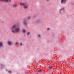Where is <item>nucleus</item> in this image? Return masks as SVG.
I'll use <instances>...</instances> for the list:
<instances>
[{
    "instance_id": "1",
    "label": "nucleus",
    "mask_w": 74,
    "mask_h": 74,
    "mask_svg": "<svg viewBox=\"0 0 74 74\" xmlns=\"http://www.w3.org/2000/svg\"><path fill=\"white\" fill-rule=\"evenodd\" d=\"M11 32L12 33H19L20 32V28L19 27V25L18 24V25H13L12 27H11Z\"/></svg>"
},
{
    "instance_id": "2",
    "label": "nucleus",
    "mask_w": 74,
    "mask_h": 74,
    "mask_svg": "<svg viewBox=\"0 0 74 74\" xmlns=\"http://www.w3.org/2000/svg\"><path fill=\"white\" fill-rule=\"evenodd\" d=\"M40 20L38 19H36L35 21L36 23H40Z\"/></svg>"
},
{
    "instance_id": "3",
    "label": "nucleus",
    "mask_w": 74,
    "mask_h": 74,
    "mask_svg": "<svg viewBox=\"0 0 74 74\" xmlns=\"http://www.w3.org/2000/svg\"><path fill=\"white\" fill-rule=\"evenodd\" d=\"M26 19H25L23 20V25H26Z\"/></svg>"
},
{
    "instance_id": "4",
    "label": "nucleus",
    "mask_w": 74,
    "mask_h": 74,
    "mask_svg": "<svg viewBox=\"0 0 74 74\" xmlns=\"http://www.w3.org/2000/svg\"><path fill=\"white\" fill-rule=\"evenodd\" d=\"M7 43H8V44L9 45H12V42L10 41H8Z\"/></svg>"
},
{
    "instance_id": "5",
    "label": "nucleus",
    "mask_w": 74,
    "mask_h": 74,
    "mask_svg": "<svg viewBox=\"0 0 74 74\" xmlns=\"http://www.w3.org/2000/svg\"><path fill=\"white\" fill-rule=\"evenodd\" d=\"M25 4L26 3L25 2H23L20 4V5H22V6H24L25 5Z\"/></svg>"
},
{
    "instance_id": "6",
    "label": "nucleus",
    "mask_w": 74,
    "mask_h": 74,
    "mask_svg": "<svg viewBox=\"0 0 74 74\" xmlns=\"http://www.w3.org/2000/svg\"><path fill=\"white\" fill-rule=\"evenodd\" d=\"M66 1H67V0H61V3H65L66 2Z\"/></svg>"
},
{
    "instance_id": "7",
    "label": "nucleus",
    "mask_w": 74,
    "mask_h": 74,
    "mask_svg": "<svg viewBox=\"0 0 74 74\" xmlns=\"http://www.w3.org/2000/svg\"><path fill=\"white\" fill-rule=\"evenodd\" d=\"M24 8L25 9H26V8H27V7H28V6L25 4V5L23 6Z\"/></svg>"
},
{
    "instance_id": "8",
    "label": "nucleus",
    "mask_w": 74,
    "mask_h": 74,
    "mask_svg": "<svg viewBox=\"0 0 74 74\" xmlns=\"http://www.w3.org/2000/svg\"><path fill=\"white\" fill-rule=\"evenodd\" d=\"M12 6L13 7H14V8H16V7H17V5L16 4H14Z\"/></svg>"
},
{
    "instance_id": "9",
    "label": "nucleus",
    "mask_w": 74,
    "mask_h": 74,
    "mask_svg": "<svg viewBox=\"0 0 74 74\" xmlns=\"http://www.w3.org/2000/svg\"><path fill=\"white\" fill-rule=\"evenodd\" d=\"M26 30L25 29H23V32L24 33H26Z\"/></svg>"
},
{
    "instance_id": "10",
    "label": "nucleus",
    "mask_w": 74,
    "mask_h": 74,
    "mask_svg": "<svg viewBox=\"0 0 74 74\" xmlns=\"http://www.w3.org/2000/svg\"><path fill=\"white\" fill-rule=\"evenodd\" d=\"M0 47H3V43L0 42Z\"/></svg>"
},
{
    "instance_id": "11",
    "label": "nucleus",
    "mask_w": 74,
    "mask_h": 74,
    "mask_svg": "<svg viewBox=\"0 0 74 74\" xmlns=\"http://www.w3.org/2000/svg\"><path fill=\"white\" fill-rule=\"evenodd\" d=\"M49 67L50 69H51L53 68V66H49Z\"/></svg>"
},
{
    "instance_id": "12",
    "label": "nucleus",
    "mask_w": 74,
    "mask_h": 74,
    "mask_svg": "<svg viewBox=\"0 0 74 74\" xmlns=\"http://www.w3.org/2000/svg\"><path fill=\"white\" fill-rule=\"evenodd\" d=\"M27 19H28L29 20L30 19H31V17L30 16H29L27 17Z\"/></svg>"
},
{
    "instance_id": "13",
    "label": "nucleus",
    "mask_w": 74,
    "mask_h": 74,
    "mask_svg": "<svg viewBox=\"0 0 74 74\" xmlns=\"http://www.w3.org/2000/svg\"><path fill=\"white\" fill-rule=\"evenodd\" d=\"M60 10L61 11H62V10H64V8H62L61 9H60Z\"/></svg>"
},
{
    "instance_id": "14",
    "label": "nucleus",
    "mask_w": 74,
    "mask_h": 74,
    "mask_svg": "<svg viewBox=\"0 0 74 74\" xmlns=\"http://www.w3.org/2000/svg\"><path fill=\"white\" fill-rule=\"evenodd\" d=\"M41 37V35H40V34H39L38 35V38H40Z\"/></svg>"
},
{
    "instance_id": "15",
    "label": "nucleus",
    "mask_w": 74,
    "mask_h": 74,
    "mask_svg": "<svg viewBox=\"0 0 74 74\" xmlns=\"http://www.w3.org/2000/svg\"><path fill=\"white\" fill-rule=\"evenodd\" d=\"M38 71L39 73H40V71H42V70H41V69H40Z\"/></svg>"
},
{
    "instance_id": "16",
    "label": "nucleus",
    "mask_w": 74,
    "mask_h": 74,
    "mask_svg": "<svg viewBox=\"0 0 74 74\" xmlns=\"http://www.w3.org/2000/svg\"><path fill=\"white\" fill-rule=\"evenodd\" d=\"M27 35L28 36H29V35L30 34V32H27Z\"/></svg>"
},
{
    "instance_id": "17",
    "label": "nucleus",
    "mask_w": 74,
    "mask_h": 74,
    "mask_svg": "<svg viewBox=\"0 0 74 74\" xmlns=\"http://www.w3.org/2000/svg\"><path fill=\"white\" fill-rule=\"evenodd\" d=\"M8 0H5L4 1H5V2H8Z\"/></svg>"
},
{
    "instance_id": "18",
    "label": "nucleus",
    "mask_w": 74,
    "mask_h": 74,
    "mask_svg": "<svg viewBox=\"0 0 74 74\" xmlns=\"http://www.w3.org/2000/svg\"><path fill=\"white\" fill-rule=\"evenodd\" d=\"M23 44L22 42H21L20 43V45H21V46H22V45Z\"/></svg>"
},
{
    "instance_id": "19",
    "label": "nucleus",
    "mask_w": 74,
    "mask_h": 74,
    "mask_svg": "<svg viewBox=\"0 0 74 74\" xmlns=\"http://www.w3.org/2000/svg\"><path fill=\"white\" fill-rule=\"evenodd\" d=\"M8 73H12V72L11 71H8Z\"/></svg>"
},
{
    "instance_id": "20",
    "label": "nucleus",
    "mask_w": 74,
    "mask_h": 74,
    "mask_svg": "<svg viewBox=\"0 0 74 74\" xmlns=\"http://www.w3.org/2000/svg\"><path fill=\"white\" fill-rule=\"evenodd\" d=\"M11 0H9V2H11Z\"/></svg>"
},
{
    "instance_id": "21",
    "label": "nucleus",
    "mask_w": 74,
    "mask_h": 74,
    "mask_svg": "<svg viewBox=\"0 0 74 74\" xmlns=\"http://www.w3.org/2000/svg\"><path fill=\"white\" fill-rule=\"evenodd\" d=\"M0 1H5V0H0Z\"/></svg>"
},
{
    "instance_id": "22",
    "label": "nucleus",
    "mask_w": 74,
    "mask_h": 74,
    "mask_svg": "<svg viewBox=\"0 0 74 74\" xmlns=\"http://www.w3.org/2000/svg\"><path fill=\"white\" fill-rule=\"evenodd\" d=\"M47 30H49V28H47Z\"/></svg>"
},
{
    "instance_id": "23",
    "label": "nucleus",
    "mask_w": 74,
    "mask_h": 74,
    "mask_svg": "<svg viewBox=\"0 0 74 74\" xmlns=\"http://www.w3.org/2000/svg\"><path fill=\"white\" fill-rule=\"evenodd\" d=\"M47 1H49V0H46Z\"/></svg>"
},
{
    "instance_id": "24",
    "label": "nucleus",
    "mask_w": 74,
    "mask_h": 74,
    "mask_svg": "<svg viewBox=\"0 0 74 74\" xmlns=\"http://www.w3.org/2000/svg\"><path fill=\"white\" fill-rule=\"evenodd\" d=\"M18 44V42H16V44Z\"/></svg>"
}]
</instances>
